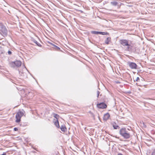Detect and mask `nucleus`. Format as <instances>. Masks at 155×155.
I'll return each mask as SVG.
<instances>
[{
    "label": "nucleus",
    "mask_w": 155,
    "mask_h": 155,
    "mask_svg": "<svg viewBox=\"0 0 155 155\" xmlns=\"http://www.w3.org/2000/svg\"><path fill=\"white\" fill-rule=\"evenodd\" d=\"M60 128L61 130L64 132L67 129L65 126L64 125H63L61 126Z\"/></svg>",
    "instance_id": "obj_11"
},
{
    "label": "nucleus",
    "mask_w": 155,
    "mask_h": 155,
    "mask_svg": "<svg viewBox=\"0 0 155 155\" xmlns=\"http://www.w3.org/2000/svg\"><path fill=\"white\" fill-rule=\"evenodd\" d=\"M128 65L132 69H136L137 68V65L135 63L130 62L128 63Z\"/></svg>",
    "instance_id": "obj_6"
},
{
    "label": "nucleus",
    "mask_w": 155,
    "mask_h": 155,
    "mask_svg": "<svg viewBox=\"0 0 155 155\" xmlns=\"http://www.w3.org/2000/svg\"><path fill=\"white\" fill-rule=\"evenodd\" d=\"M110 117V115L109 114L107 113L104 115L103 117V120H107L109 119Z\"/></svg>",
    "instance_id": "obj_9"
},
{
    "label": "nucleus",
    "mask_w": 155,
    "mask_h": 155,
    "mask_svg": "<svg viewBox=\"0 0 155 155\" xmlns=\"http://www.w3.org/2000/svg\"><path fill=\"white\" fill-rule=\"evenodd\" d=\"M100 93V92L99 91H97V97H98Z\"/></svg>",
    "instance_id": "obj_20"
},
{
    "label": "nucleus",
    "mask_w": 155,
    "mask_h": 155,
    "mask_svg": "<svg viewBox=\"0 0 155 155\" xmlns=\"http://www.w3.org/2000/svg\"><path fill=\"white\" fill-rule=\"evenodd\" d=\"M110 4L113 6H116L117 5L118 3L117 2L114 1L111 2Z\"/></svg>",
    "instance_id": "obj_14"
},
{
    "label": "nucleus",
    "mask_w": 155,
    "mask_h": 155,
    "mask_svg": "<svg viewBox=\"0 0 155 155\" xmlns=\"http://www.w3.org/2000/svg\"><path fill=\"white\" fill-rule=\"evenodd\" d=\"M54 124L58 128H59L60 126L58 120H57V121L54 122Z\"/></svg>",
    "instance_id": "obj_13"
},
{
    "label": "nucleus",
    "mask_w": 155,
    "mask_h": 155,
    "mask_svg": "<svg viewBox=\"0 0 155 155\" xmlns=\"http://www.w3.org/2000/svg\"><path fill=\"white\" fill-rule=\"evenodd\" d=\"M51 45H52L54 47V48L57 51H59L60 50V48L58 47L52 43H51Z\"/></svg>",
    "instance_id": "obj_12"
},
{
    "label": "nucleus",
    "mask_w": 155,
    "mask_h": 155,
    "mask_svg": "<svg viewBox=\"0 0 155 155\" xmlns=\"http://www.w3.org/2000/svg\"><path fill=\"white\" fill-rule=\"evenodd\" d=\"M91 33L95 35L101 34L103 35H109V33L103 32H100L96 31H91Z\"/></svg>",
    "instance_id": "obj_5"
},
{
    "label": "nucleus",
    "mask_w": 155,
    "mask_h": 155,
    "mask_svg": "<svg viewBox=\"0 0 155 155\" xmlns=\"http://www.w3.org/2000/svg\"><path fill=\"white\" fill-rule=\"evenodd\" d=\"M120 42L123 46H127V50L130 51L131 48L130 45L128 43V41L126 39H121L120 40Z\"/></svg>",
    "instance_id": "obj_2"
},
{
    "label": "nucleus",
    "mask_w": 155,
    "mask_h": 155,
    "mask_svg": "<svg viewBox=\"0 0 155 155\" xmlns=\"http://www.w3.org/2000/svg\"><path fill=\"white\" fill-rule=\"evenodd\" d=\"M18 130V129L16 127H15L14 128V130L15 131H17Z\"/></svg>",
    "instance_id": "obj_23"
},
{
    "label": "nucleus",
    "mask_w": 155,
    "mask_h": 155,
    "mask_svg": "<svg viewBox=\"0 0 155 155\" xmlns=\"http://www.w3.org/2000/svg\"><path fill=\"white\" fill-rule=\"evenodd\" d=\"M140 80V79H139V77H137V78H136V81H139Z\"/></svg>",
    "instance_id": "obj_22"
},
{
    "label": "nucleus",
    "mask_w": 155,
    "mask_h": 155,
    "mask_svg": "<svg viewBox=\"0 0 155 155\" xmlns=\"http://www.w3.org/2000/svg\"><path fill=\"white\" fill-rule=\"evenodd\" d=\"M53 114L54 115V117L57 120H58L59 117V115L55 113H53Z\"/></svg>",
    "instance_id": "obj_17"
},
{
    "label": "nucleus",
    "mask_w": 155,
    "mask_h": 155,
    "mask_svg": "<svg viewBox=\"0 0 155 155\" xmlns=\"http://www.w3.org/2000/svg\"><path fill=\"white\" fill-rule=\"evenodd\" d=\"M151 155H155V149H154L152 152Z\"/></svg>",
    "instance_id": "obj_19"
},
{
    "label": "nucleus",
    "mask_w": 155,
    "mask_h": 155,
    "mask_svg": "<svg viewBox=\"0 0 155 155\" xmlns=\"http://www.w3.org/2000/svg\"><path fill=\"white\" fill-rule=\"evenodd\" d=\"M33 41V42L35 43L38 46L40 47H41V45L38 43L36 40L34 39Z\"/></svg>",
    "instance_id": "obj_15"
},
{
    "label": "nucleus",
    "mask_w": 155,
    "mask_h": 155,
    "mask_svg": "<svg viewBox=\"0 0 155 155\" xmlns=\"http://www.w3.org/2000/svg\"><path fill=\"white\" fill-rule=\"evenodd\" d=\"M21 63L20 61H16L14 62H12L11 63V65L12 67H19L21 65Z\"/></svg>",
    "instance_id": "obj_4"
},
{
    "label": "nucleus",
    "mask_w": 155,
    "mask_h": 155,
    "mask_svg": "<svg viewBox=\"0 0 155 155\" xmlns=\"http://www.w3.org/2000/svg\"><path fill=\"white\" fill-rule=\"evenodd\" d=\"M117 155H123L121 153H119Z\"/></svg>",
    "instance_id": "obj_25"
},
{
    "label": "nucleus",
    "mask_w": 155,
    "mask_h": 155,
    "mask_svg": "<svg viewBox=\"0 0 155 155\" xmlns=\"http://www.w3.org/2000/svg\"><path fill=\"white\" fill-rule=\"evenodd\" d=\"M1 31L4 35H7L8 31L5 26L1 29Z\"/></svg>",
    "instance_id": "obj_8"
},
{
    "label": "nucleus",
    "mask_w": 155,
    "mask_h": 155,
    "mask_svg": "<svg viewBox=\"0 0 155 155\" xmlns=\"http://www.w3.org/2000/svg\"><path fill=\"white\" fill-rule=\"evenodd\" d=\"M116 123H115V124H113V125L114 128L115 129H117L120 128V127L118 125H115Z\"/></svg>",
    "instance_id": "obj_16"
},
{
    "label": "nucleus",
    "mask_w": 155,
    "mask_h": 155,
    "mask_svg": "<svg viewBox=\"0 0 155 155\" xmlns=\"http://www.w3.org/2000/svg\"><path fill=\"white\" fill-rule=\"evenodd\" d=\"M5 27V26L3 25V24L2 23L0 22V28L1 29Z\"/></svg>",
    "instance_id": "obj_18"
},
{
    "label": "nucleus",
    "mask_w": 155,
    "mask_h": 155,
    "mask_svg": "<svg viewBox=\"0 0 155 155\" xmlns=\"http://www.w3.org/2000/svg\"><path fill=\"white\" fill-rule=\"evenodd\" d=\"M24 114L23 112L22 111H19L17 112L16 115V122H19L20 121L21 118Z\"/></svg>",
    "instance_id": "obj_3"
},
{
    "label": "nucleus",
    "mask_w": 155,
    "mask_h": 155,
    "mask_svg": "<svg viewBox=\"0 0 155 155\" xmlns=\"http://www.w3.org/2000/svg\"><path fill=\"white\" fill-rule=\"evenodd\" d=\"M111 38L110 37H107L105 41V43L107 45L109 44V42L110 41Z\"/></svg>",
    "instance_id": "obj_10"
},
{
    "label": "nucleus",
    "mask_w": 155,
    "mask_h": 155,
    "mask_svg": "<svg viewBox=\"0 0 155 155\" xmlns=\"http://www.w3.org/2000/svg\"><path fill=\"white\" fill-rule=\"evenodd\" d=\"M0 155H6V153H3Z\"/></svg>",
    "instance_id": "obj_24"
},
{
    "label": "nucleus",
    "mask_w": 155,
    "mask_h": 155,
    "mask_svg": "<svg viewBox=\"0 0 155 155\" xmlns=\"http://www.w3.org/2000/svg\"><path fill=\"white\" fill-rule=\"evenodd\" d=\"M8 54H9V55H10V54H12V52L10 51H8Z\"/></svg>",
    "instance_id": "obj_21"
},
{
    "label": "nucleus",
    "mask_w": 155,
    "mask_h": 155,
    "mask_svg": "<svg viewBox=\"0 0 155 155\" xmlns=\"http://www.w3.org/2000/svg\"><path fill=\"white\" fill-rule=\"evenodd\" d=\"M97 106L99 108L104 109L107 107V105L105 103L103 102H102L97 104Z\"/></svg>",
    "instance_id": "obj_7"
},
{
    "label": "nucleus",
    "mask_w": 155,
    "mask_h": 155,
    "mask_svg": "<svg viewBox=\"0 0 155 155\" xmlns=\"http://www.w3.org/2000/svg\"><path fill=\"white\" fill-rule=\"evenodd\" d=\"M120 134L124 139H128L130 137V134L125 128H122L119 131Z\"/></svg>",
    "instance_id": "obj_1"
}]
</instances>
